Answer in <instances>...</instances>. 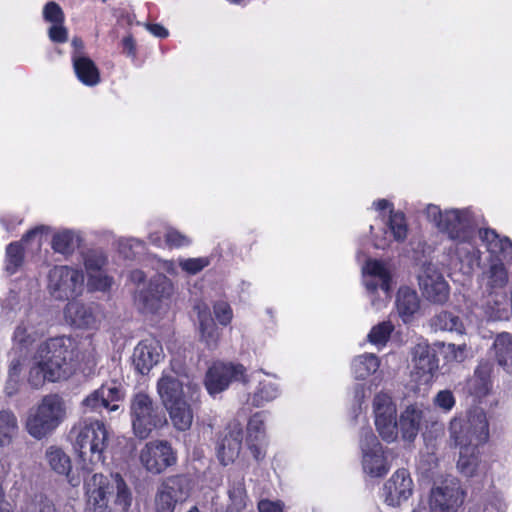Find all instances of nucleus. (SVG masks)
Here are the masks:
<instances>
[{"label": "nucleus", "instance_id": "nucleus-27", "mask_svg": "<svg viewBox=\"0 0 512 512\" xmlns=\"http://www.w3.org/2000/svg\"><path fill=\"white\" fill-rule=\"evenodd\" d=\"M388 228L390 231L389 236L385 232L383 237H375L374 245L376 248L385 249L388 247L391 242L390 236L396 241H403L406 238L408 229L404 214L390 210Z\"/></svg>", "mask_w": 512, "mask_h": 512}, {"label": "nucleus", "instance_id": "nucleus-63", "mask_svg": "<svg viewBox=\"0 0 512 512\" xmlns=\"http://www.w3.org/2000/svg\"><path fill=\"white\" fill-rule=\"evenodd\" d=\"M23 367V361L20 358L11 360L8 367V378L10 381H20V375Z\"/></svg>", "mask_w": 512, "mask_h": 512}, {"label": "nucleus", "instance_id": "nucleus-14", "mask_svg": "<svg viewBox=\"0 0 512 512\" xmlns=\"http://www.w3.org/2000/svg\"><path fill=\"white\" fill-rule=\"evenodd\" d=\"M157 392L165 406L184 398L194 400L198 397L199 388L192 383L184 385L174 372L164 371L157 382Z\"/></svg>", "mask_w": 512, "mask_h": 512}, {"label": "nucleus", "instance_id": "nucleus-40", "mask_svg": "<svg viewBox=\"0 0 512 512\" xmlns=\"http://www.w3.org/2000/svg\"><path fill=\"white\" fill-rule=\"evenodd\" d=\"M485 277L487 279V287L491 289H503L507 285L508 273L501 259L490 264L485 272Z\"/></svg>", "mask_w": 512, "mask_h": 512}, {"label": "nucleus", "instance_id": "nucleus-21", "mask_svg": "<svg viewBox=\"0 0 512 512\" xmlns=\"http://www.w3.org/2000/svg\"><path fill=\"white\" fill-rule=\"evenodd\" d=\"M414 373L419 380L428 383L438 370V359L433 349L425 341L419 342L412 349Z\"/></svg>", "mask_w": 512, "mask_h": 512}, {"label": "nucleus", "instance_id": "nucleus-20", "mask_svg": "<svg viewBox=\"0 0 512 512\" xmlns=\"http://www.w3.org/2000/svg\"><path fill=\"white\" fill-rule=\"evenodd\" d=\"M64 319L75 328L97 329L101 322V314L92 306L70 301L64 309Z\"/></svg>", "mask_w": 512, "mask_h": 512}, {"label": "nucleus", "instance_id": "nucleus-37", "mask_svg": "<svg viewBox=\"0 0 512 512\" xmlns=\"http://www.w3.org/2000/svg\"><path fill=\"white\" fill-rule=\"evenodd\" d=\"M380 366V360L374 354L365 353L355 357L351 368L357 379H365L375 373Z\"/></svg>", "mask_w": 512, "mask_h": 512}, {"label": "nucleus", "instance_id": "nucleus-49", "mask_svg": "<svg viewBox=\"0 0 512 512\" xmlns=\"http://www.w3.org/2000/svg\"><path fill=\"white\" fill-rule=\"evenodd\" d=\"M75 236L73 232L65 230L54 235L52 247L56 252L69 253L74 246Z\"/></svg>", "mask_w": 512, "mask_h": 512}, {"label": "nucleus", "instance_id": "nucleus-30", "mask_svg": "<svg viewBox=\"0 0 512 512\" xmlns=\"http://www.w3.org/2000/svg\"><path fill=\"white\" fill-rule=\"evenodd\" d=\"M73 67L77 78L86 86H95L100 82V73L95 63L83 54L73 53Z\"/></svg>", "mask_w": 512, "mask_h": 512}, {"label": "nucleus", "instance_id": "nucleus-24", "mask_svg": "<svg viewBox=\"0 0 512 512\" xmlns=\"http://www.w3.org/2000/svg\"><path fill=\"white\" fill-rule=\"evenodd\" d=\"M363 282L369 291L378 287L388 296L390 290V274L384 263L378 260H368L362 268Z\"/></svg>", "mask_w": 512, "mask_h": 512}, {"label": "nucleus", "instance_id": "nucleus-5", "mask_svg": "<svg viewBox=\"0 0 512 512\" xmlns=\"http://www.w3.org/2000/svg\"><path fill=\"white\" fill-rule=\"evenodd\" d=\"M130 417L133 433L139 439H146L153 431L167 425L164 411L148 394L143 392H139L131 398Z\"/></svg>", "mask_w": 512, "mask_h": 512}, {"label": "nucleus", "instance_id": "nucleus-6", "mask_svg": "<svg viewBox=\"0 0 512 512\" xmlns=\"http://www.w3.org/2000/svg\"><path fill=\"white\" fill-rule=\"evenodd\" d=\"M176 285L163 273H158L148 281L147 285L138 290L135 302L148 314H165L171 307L176 295Z\"/></svg>", "mask_w": 512, "mask_h": 512}, {"label": "nucleus", "instance_id": "nucleus-10", "mask_svg": "<svg viewBox=\"0 0 512 512\" xmlns=\"http://www.w3.org/2000/svg\"><path fill=\"white\" fill-rule=\"evenodd\" d=\"M84 276L74 268L56 266L48 274V291L57 300H69L83 291Z\"/></svg>", "mask_w": 512, "mask_h": 512}, {"label": "nucleus", "instance_id": "nucleus-60", "mask_svg": "<svg viewBox=\"0 0 512 512\" xmlns=\"http://www.w3.org/2000/svg\"><path fill=\"white\" fill-rule=\"evenodd\" d=\"M48 35L51 41L57 43H64L67 41L68 32L62 24H52L49 28Z\"/></svg>", "mask_w": 512, "mask_h": 512}, {"label": "nucleus", "instance_id": "nucleus-31", "mask_svg": "<svg viewBox=\"0 0 512 512\" xmlns=\"http://www.w3.org/2000/svg\"><path fill=\"white\" fill-rule=\"evenodd\" d=\"M460 449L457 468L459 472L466 476L472 477L481 470V462L479 459L478 448L472 445H457Z\"/></svg>", "mask_w": 512, "mask_h": 512}, {"label": "nucleus", "instance_id": "nucleus-1", "mask_svg": "<svg viewBox=\"0 0 512 512\" xmlns=\"http://www.w3.org/2000/svg\"><path fill=\"white\" fill-rule=\"evenodd\" d=\"M424 214L440 231L455 241L454 253L463 274L470 275L481 263V252L473 242V215L470 209L442 211L437 205L428 204Z\"/></svg>", "mask_w": 512, "mask_h": 512}, {"label": "nucleus", "instance_id": "nucleus-48", "mask_svg": "<svg viewBox=\"0 0 512 512\" xmlns=\"http://www.w3.org/2000/svg\"><path fill=\"white\" fill-rule=\"evenodd\" d=\"M211 263L209 257L179 258V267L186 273L195 275L208 267Z\"/></svg>", "mask_w": 512, "mask_h": 512}, {"label": "nucleus", "instance_id": "nucleus-25", "mask_svg": "<svg viewBox=\"0 0 512 512\" xmlns=\"http://www.w3.org/2000/svg\"><path fill=\"white\" fill-rule=\"evenodd\" d=\"M425 408L422 405H408L400 414L399 428L406 441H413L423 424Z\"/></svg>", "mask_w": 512, "mask_h": 512}, {"label": "nucleus", "instance_id": "nucleus-2", "mask_svg": "<svg viewBox=\"0 0 512 512\" xmlns=\"http://www.w3.org/2000/svg\"><path fill=\"white\" fill-rule=\"evenodd\" d=\"M75 348L74 340L66 336L41 343L31 360L29 383L40 387L46 381L57 382L70 377L77 367Z\"/></svg>", "mask_w": 512, "mask_h": 512}, {"label": "nucleus", "instance_id": "nucleus-56", "mask_svg": "<svg viewBox=\"0 0 512 512\" xmlns=\"http://www.w3.org/2000/svg\"><path fill=\"white\" fill-rule=\"evenodd\" d=\"M214 314L218 322L224 326L228 325L233 318V312L230 305L224 301L215 303Z\"/></svg>", "mask_w": 512, "mask_h": 512}, {"label": "nucleus", "instance_id": "nucleus-11", "mask_svg": "<svg viewBox=\"0 0 512 512\" xmlns=\"http://www.w3.org/2000/svg\"><path fill=\"white\" fill-rule=\"evenodd\" d=\"M141 466L151 474H160L177 461L176 451L166 440L147 442L139 451Z\"/></svg>", "mask_w": 512, "mask_h": 512}, {"label": "nucleus", "instance_id": "nucleus-33", "mask_svg": "<svg viewBox=\"0 0 512 512\" xmlns=\"http://www.w3.org/2000/svg\"><path fill=\"white\" fill-rule=\"evenodd\" d=\"M495 357L499 366L512 375V335L499 334L494 341Z\"/></svg>", "mask_w": 512, "mask_h": 512}, {"label": "nucleus", "instance_id": "nucleus-46", "mask_svg": "<svg viewBox=\"0 0 512 512\" xmlns=\"http://www.w3.org/2000/svg\"><path fill=\"white\" fill-rule=\"evenodd\" d=\"M23 261V252L21 244L18 242L10 243L6 249V271L14 274L21 266Z\"/></svg>", "mask_w": 512, "mask_h": 512}, {"label": "nucleus", "instance_id": "nucleus-13", "mask_svg": "<svg viewBox=\"0 0 512 512\" xmlns=\"http://www.w3.org/2000/svg\"><path fill=\"white\" fill-rule=\"evenodd\" d=\"M233 381L247 382L245 368L240 364L214 363L205 376V387L210 395L226 390Z\"/></svg>", "mask_w": 512, "mask_h": 512}, {"label": "nucleus", "instance_id": "nucleus-18", "mask_svg": "<svg viewBox=\"0 0 512 512\" xmlns=\"http://www.w3.org/2000/svg\"><path fill=\"white\" fill-rule=\"evenodd\" d=\"M413 494V480L406 469H398L383 486L384 502L392 507L400 506Z\"/></svg>", "mask_w": 512, "mask_h": 512}, {"label": "nucleus", "instance_id": "nucleus-43", "mask_svg": "<svg viewBox=\"0 0 512 512\" xmlns=\"http://www.w3.org/2000/svg\"><path fill=\"white\" fill-rule=\"evenodd\" d=\"M98 391L104 402V408L109 412H114L119 409L120 406L116 402L121 401L124 394L118 385L115 383L103 384L98 388Z\"/></svg>", "mask_w": 512, "mask_h": 512}, {"label": "nucleus", "instance_id": "nucleus-22", "mask_svg": "<svg viewBox=\"0 0 512 512\" xmlns=\"http://www.w3.org/2000/svg\"><path fill=\"white\" fill-rule=\"evenodd\" d=\"M84 489L87 497V505L94 512H105L108 507V489L109 481L101 473L84 479Z\"/></svg>", "mask_w": 512, "mask_h": 512}, {"label": "nucleus", "instance_id": "nucleus-23", "mask_svg": "<svg viewBox=\"0 0 512 512\" xmlns=\"http://www.w3.org/2000/svg\"><path fill=\"white\" fill-rule=\"evenodd\" d=\"M242 438V428L239 423H235L219 440L217 457L223 465L231 464L238 458L242 447Z\"/></svg>", "mask_w": 512, "mask_h": 512}, {"label": "nucleus", "instance_id": "nucleus-38", "mask_svg": "<svg viewBox=\"0 0 512 512\" xmlns=\"http://www.w3.org/2000/svg\"><path fill=\"white\" fill-rule=\"evenodd\" d=\"M45 459L49 467L59 475L67 474L71 470V459L60 447H48L45 451Z\"/></svg>", "mask_w": 512, "mask_h": 512}, {"label": "nucleus", "instance_id": "nucleus-53", "mask_svg": "<svg viewBox=\"0 0 512 512\" xmlns=\"http://www.w3.org/2000/svg\"><path fill=\"white\" fill-rule=\"evenodd\" d=\"M43 17L52 24H62L64 22V13L56 2H48L43 9Z\"/></svg>", "mask_w": 512, "mask_h": 512}, {"label": "nucleus", "instance_id": "nucleus-7", "mask_svg": "<svg viewBox=\"0 0 512 512\" xmlns=\"http://www.w3.org/2000/svg\"><path fill=\"white\" fill-rule=\"evenodd\" d=\"M449 431L455 445H472L478 448L489 439L488 420L485 412L480 408L469 410L465 418H453Z\"/></svg>", "mask_w": 512, "mask_h": 512}, {"label": "nucleus", "instance_id": "nucleus-32", "mask_svg": "<svg viewBox=\"0 0 512 512\" xmlns=\"http://www.w3.org/2000/svg\"><path fill=\"white\" fill-rule=\"evenodd\" d=\"M396 307L398 314L403 321H410L413 315L417 313L420 308V301L417 293L408 287L400 288L397 294Z\"/></svg>", "mask_w": 512, "mask_h": 512}, {"label": "nucleus", "instance_id": "nucleus-44", "mask_svg": "<svg viewBox=\"0 0 512 512\" xmlns=\"http://www.w3.org/2000/svg\"><path fill=\"white\" fill-rule=\"evenodd\" d=\"M393 330L394 326L390 321L381 322L371 328L367 335V339L371 344L383 347L389 340Z\"/></svg>", "mask_w": 512, "mask_h": 512}, {"label": "nucleus", "instance_id": "nucleus-3", "mask_svg": "<svg viewBox=\"0 0 512 512\" xmlns=\"http://www.w3.org/2000/svg\"><path fill=\"white\" fill-rule=\"evenodd\" d=\"M73 447L77 453L81 469L89 471L91 466L103 463L108 446L109 432L105 423L98 419H85L72 430Z\"/></svg>", "mask_w": 512, "mask_h": 512}, {"label": "nucleus", "instance_id": "nucleus-4", "mask_svg": "<svg viewBox=\"0 0 512 512\" xmlns=\"http://www.w3.org/2000/svg\"><path fill=\"white\" fill-rule=\"evenodd\" d=\"M65 417L64 400L57 394H49L29 411L25 427L31 437L41 440L51 434Z\"/></svg>", "mask_w": 512, "mask_h": 512}, {"label": "nucleus", "instance_id": "nucleus-41", "mask_svg": "<svg viewBox=\"0 0 512 512\" xmlns=\"http://www.w3.org/2000/svg\"><path fill=\"white\" fill-rule=\"evenodd\" d=\"M278 385L271 380H261L253 396L251 397V403L260 407L265 403L274 400L279 395Z\"/></svg>", "mask_w": 512, "mask_h": 512}, {"label": "nucleus", "instance_id": "nucleus-45", "mask_svg": "<svg viewBox=\"0 0 512 512\" xmlns=\"http://www.w3.org/2000/svg\"><path fill=\"white\" fill-rule=\"evenodd\" d=\"M116 488L115 503L121 507L123 511H127L132 503V493L120 474L111 475Z\"/></svg>", "mask_w": 512, "mask_h": 512}, {"label": "nucleus", "instance_id": "nucleus-34", "mask_svg": "<svg viewBox=\"0 0 512 512\" xmlns=\"http://www.w3.org/2000/svg\"><path fill=\"white\" fill-rule=\"evenodd\" d=\"M483 311L488 320H504L509 317V310L504 293H490L487 297Z\"/></svg>", "mask_w": 512, "mask_h": 512}, {"label": "nucleus", "instance_id": "nucleus-8", "mask_svg": "<svg viewBox=\"0 0 512 512\" xmlns=\"http://www.w3.org/2000/svg\"><path fill=\"white\" fill-rule=\"evenodd\" d=\"M359 445L363 472L370 478L384 477L391 466L382 444L370 428L361 433Z\"/></svg>", "mask_w": 512, "mask_h": 512}, {"label": "nucleus", "instance_id": "nucleus-50", "mask_svg": "<svg viewBox=\"0 0 512 512\" xmlns=\"http://www.w3.org/2000/svg\"><path fill=\"white\" fill-rule=\"evenodd\" d=\"M248 438L250 441H263L264 440V417L262 413L254 414L247 427Z\"/></svg>", "mask_w": 512, "mask_h": 512}, {"label": "nucleus", "instance_id": "nucleus-61", "mask_svg": "<svg viewBox=\"0 0 512 512\" xmlns=\"http://www.w3.org/2000/svg\"><path fill=\"white\" fill-rule=\"evenodd\" d=\"M47 230L46 227L44 226H39V227H36L32 230H30L29 232H27L23 238H22V242L24 243H28L30 240H33L35 241V245L36 247H40L41 244H42V237H43V233Z\"/></svg>", "mask_w": 512, "mask_h": 512}, {"label": "nucleus", "instance_id": "nucleus-57", "mask_svg": "<svg viewBox=\"0 0 512 512\" xmlns=\"http://www.w3.org/2000/svg\"><path fill=\"white\" fill-rule=\"evenodd\" d=\"M112 279L105 275L102 271L91 273L88 276V285L94 290L105 291L111 287Z\"/></svg>", "mask_w": 512, "mask_h": 512}, {"label": "nucleus", "instance_id": "nucleus-39", "mask_svg": "<svg viewBox=\"0 0 512 512\" xmlns=\"http://www.w3.org/2000/svg\"><path fill=\"white\" fill-rule=\"evenodd\" d=\"M432 326L441 331L454 332L457 334L465 333V326L460 317L449 311H442L432 320Z\"/></svg>", "mask_w": 512, "mask_h": 512}, {"label": "nucleus", "instance_id": "nucleus-35", "mask_svg": "<svg viewBox=\"0 0 512 512\" xmlns=\"http://www.w3.org/2000/svg\"><path fill=\"white\" fill-rule=\"evenodd\" d=\"M197 308L201 337L207 346L214 347L219 339L218 328L206 306L203 308L198 306Z\"/></svg>", "mask_w": 512, "mask_h": 512}, {"label": "nucleus", "instance_id": "nucleus-12", "mask_svg": "<svg viewBox=\"0 0 512 512\" xmlns=\"http://www.w3.org/2000/svg\"><path fill=\"white\" fill-rule=\"evenodd\" d=\"M190 495V483L184 476L165 479L159 486L154 499L155 512H174L176 506L185 502Z\"/></svg>", "mask_w": 512, "mask_h": 512}, {"label": "nucleus", "instance_id": "nucleus-28", "mask_svg": "<svg viewBox=\"0 0 512 512\" xmlns=\"http://www.w3.org/2000/svg\"><path fill=\"white\" fill-rule=\"evenodd\" d=\"M479 238L485 245L487 251L497 258H506L512 250V242L506 236H500L493 229H481L478 232Z\"/></svg>", "mask_w": 512, "mask_h": 512}, {"label": "nucleus", "instance_id": "nucleus-17", "mask_svg": "<svg viewBox=\"0 0 512 512\" xmlns=\"http://www.w3.org/2000/svg\"><path fill=\"white\" fill-rule=\"evenodd\" d=\"M418 281L424 297L429 301L439 304L447 301L449 297L448 283L434 265H424L418 276Z\"/></svg>", "mask_w": 512, "mask_h": 512}, {"label": "nucleus", "instance_id": "nucleus-9", "mask_svg": "<svg viewBox=\"0 0 512 512\" xmlns=\"http://www.w3.org/2000/svg\"><path fill=\"white\" fill-rule=\"evenodd\" d=\"M372 413L375 428L387 443L398 438L397 406L390 394L378 392L372 400Z\"/></svg>", "mask_w": 512, "mask_h": 512}, {"label": "nucleus", "instance_id": "nucleus-36", "mask_svg": "<svg viewBox=\"0 0 512 512\" xmlns=\"http://www.w3.org/2000/svg\"><path fill=\"white\" fill-rule=\"evenodd\" d=\"M18 419L10 410L0 411V448L9 446L18 433Z\"/></svg>", "mask_w": 512, "mask_h": 512}, {"label": "nucleus", "instance_id": "nucleus-29", "mask_svg": "<svg viewBox=\"0 0 512 512\" xmlns=\"http://www.w3.org/2000/svg\"><path fill=\"white\" fill-rule=\"evenodd\" d=\"M493 371V364L488 360H482L479 362L474 376L471 378L468 384V388L471 394L477 397L486 396L492 387L491 374Z\"/></svg>", "mask_w": 512, "mask_h": 512}, {"label": "nucleus", "instance_id": "nucleus-26", "mask_svg": "<svg viewBox=\"0 0 512 512\" xmlns=\"http://www.w3.org/2000/svg\"><path fill=\"white\" fill-rule=\"evenodd\" d=\"M189 401L190 398H184L164 406L174 428L178 431H186L192 425L194 413Z\"/></svg>", "mask_w": 512, "mask_h": 512}, {"label": "nucleus", "instance_id": "nucleus-19", "mask_svg": "<svg viewBox=\"0 0 512 512\" xmlns=\"http://www.w3.org/2000/svg\"><path fill=\"white\" fill-rule=\"evenodd\" d=\"M164 357L159 340L150 337L139 342L133 351V364L141 374H147Z\"/></svg>", "mask_w": 512, "mask_h": 512}, {"label": "nucleus", "instance_id": "nucleus-15", "mask_svg": "<svg viewBox=\"0 0 512 512\" xmlns=\"http://www.w3.org/2000/svg\"><path fill=\"white\" fill-rule=\"evenodd\" d=\"M47 324L36 312H29L16 326L13 333V345L19 350L29 348L46 333Z\"/></svg>", "mask_w": 512, "mask_h": 512}, {"label": "nucleus", "instance_id": "nucleus-58", "mask_svg": "<svg viewBox=\"0 0 512 512\" xmlns=\"http://www.w3.org/2000/svg\"><path fill=\"white\" fill-rule=\"evenodd\" d=\"M143 248V242L135 238L124 239L119 242L120 252L127 258L139 253Z\"/></svg>", "mask_w": 512, "mask_h": 512}, {"label": "nucleus", "instance_id": "nucleus-51", "mask_svg": "<svg viewBox=\"0 0 512 512\" xmlns=\"http://www.w3.org/2000/svg\"><path fill=\"white\" fill-rule=\"evenodd\" d=\"M192 240L176 229L169 228L165 232V243L170 248H181L191 244Z\"/></svg>", "mask_w": 512, "mask_h": 512}, {"label": "nucleus", "instance_id": "nucleus-62", "mask_svg": "<svg viewBox=\"0 0 512 512\" xmlns=\"http://www.w3.org/2000/svg\"><path fill=\"white\" fill-rule=\"evenodd\" d=\"M283 503L281 501H271L263 499L258 503L259 512H283Z\"/></svg>", "mask_w": 512, "mask_h": 512}, {"label": "nucleus", "instance_id": "nucleus-64", "mask_svg": "<svg viewBox=\"0 0 512 512\" xmlns=\"http://www.w3.org/2000/svg\"><path fill=\"white\" fill-rule=\"evenodd\" d=\"M483 512H505V503L500 497L493 496L486 501Z\"/></svg>", "mask_w": 512, "mask_h": 512}, {"label": "nucleus", "instance_id": "nucleus-55", "mask_svg": "<svg viewBox=\"0 0 512 512\" xmlns=\"http://www.w3.org/2000/svg\"><path fill=\"white\" fill-rule=\"evenodd\" d=\"M433 403L437 408L448 413L455 405V397L450 390H441L434 397Z\"/></svg>", "mask_w": 512, "mask_h": 512}, {"label": "nucleus", "instance_id": "nucleus-54", "mask_svg": "<svg viewBox=\"0 0 512 512\" xmlns=\"http://www.w3.org/2000/svg\"><path fill=\"white\" fill-rule=\"evenodd\" d=\"M83 413L98 412L99 409L104 408V402L100 397L98 389L88 394L81 402Z\"/></svg>", "mask_w": 512, "mask_h": 512}, {"label": "nucleus", "instance_id": "nucleus-52", "mask_svg": "<svg viewBox=\"0 0 512 512\" xmlns=\"http://www.w3.org/2000/svg\"><path fill=\"white\" fill-rule=\"evenodd\" d=\"M84 263L88 276H90L91 273L101 271V268L106 264V257L102 252L91 251L86 254Z\"/></svg>", "mask_w": 512, "mask_h": 512}, {"label": "nucleus", "instance_id": "nucleus-42", "mask_svg": "<svg viewBox=\"0 0 512 512\" xmlns=\"http://www.w3.org/2000/svg\"><path fill=\"white\" fill-rule=\"evenodd\" d=\"M229 504L224 512H244L247 506V494L244 483L239 481L228 490Z\"/></svg>", "mask_w": 512, "mask_h": 512}, {"label": "nucleus", "instance_id": "nucleus-47", "mask_svg": "<svg viewBox=\"0 0 512 512\" xmlns=\"http://www.w3.org/2000/svg\"><path fill=\"white\" fill-rule=\"evenodd\" d=\"M20 512H56L54 505L43 495H35L28 499Z\"/></svg>", "mask_w": 512, "mask_h": 512}, {"label": "nucleus", "instance_id": "nucleus-59", "mask_svg": "<svg viewBox=\"0 0 512 512\" xmlns=\"http://www.w3.org/2000/svg\"><path fill=\"white\" fill-rule=\"evenodd\" d=\"M466 352H467V346L465 344L455 345V344L450 343L446 346V357L449 360H453L456 362H462L466 358Z\"/></svg>", "mask_w": 512, "mask_h": 512}, {"label": "nucleus", "instance_id": "nucleus-16", "mask_svg": "<svg viewBox=\"0 0 512 512\" xmlns=\"http://www.w3.org/2000/svg\"><path fill=\"white\" fill-rule=\"evenodd\" d=\"M464 502V492L457 482H446L431 490V512H457Z\"/></svg>", "mask_w": 512, "mask_h": 512}]
</instances>
